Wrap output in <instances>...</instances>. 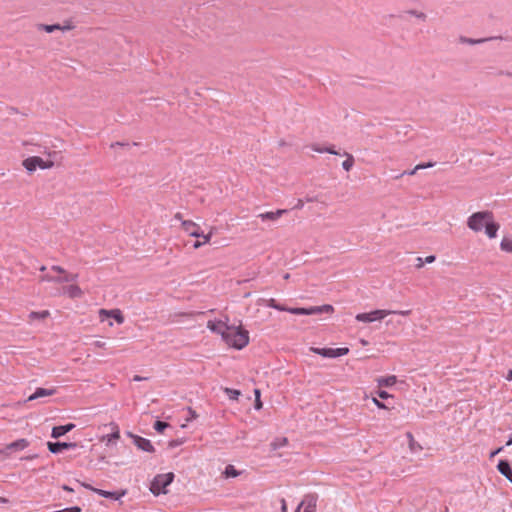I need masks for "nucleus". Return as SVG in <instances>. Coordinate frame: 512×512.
Masks as SVG:
<instances>
[{
  "instance_id": "obj_8",
  "label": "nucleus",
  "mask_w": 512,
  "mask_h": 512,
  "mask_svg": "<svg viewBox=\"0 0 512 512\" xmlns=\"http://www.w3.org/2000/svg\"><path fill=\"white\" fill-rule=\"evenodd\" d=\"M23 167L29 172L32 173L36 171V169H51L54 166V162L50 159H43L38 156H31L23 160Z\"/></svg>"
},
{
  "instance_id": "obj_11",
  "label": "nucleus",
  "mask_w": 512,
  "mask_h": 512,
  "mask_svg": "<svg viewBox=\"0 0 512 512\" xmlns=\"http://www.w3.org/2000/svg\"><path fill=\"white\" fill-rule=\"evenodd\" d=\"M38 30L40 31H45L46 33H52L54 31H70L74 28V26L69 23V22H66L65 24L61 25V24H52V25H47V24H39L37 26Z\"/></svg>"
},
{
  "instance_id": "obj_40",
  "label": "nucleus",
  "mask_w": 512,
  "mask_h": 512,
  "mask_svg": "<svg viewBox=\"0 0 512 512\" xmlns=\"http://www.w3.org/2000/svg\"><path fill=\"white\" fill-rule=\"evenodd\" d=\"M94 347L99 349H104L106 347V343L100 340H97L93 343Z\"/></svg>"
},
{
  "instance_id": "obj_45",
  "label": "nucleus",
  "mask_w": 512,
  "mask_h": 512,
  "mask_svg": "<svg viewBox=\"0 0 512 512\" xmlns=\"http://www.w3.org/2000/svg\"><path fill=\"white\" fill-rule=\"evenodd\" d=\"M281 509L282 512H287V505L285 499H281Z\"/></svg>"
},
{
  "instance_id": "obj_36",
  "label": "nucleus",
  "mask_w": 512,
  "mask_h": 512,
  "mask_svg": "<svg viewBox=\"0 0 512 512\" xmlns=\"http://www.w3.org/2000/svg\"><path fill=\"white\" fill-rule=\"evenodd\" d=\"M372 402L379 409H387V406L375 397H372Z\"/></svg>"
},
{
  "instance_id": "obj_29",
  "label": "nucleus",
  "mask_w": 512,
  "mask_h": 512,
  "mask_svg": "<svg viewBox=\"0 0 512 512\" xmlns=\"http://www.w3.org/2000/svg\"><path fill=\"white\" fill-rule=\"evenodd\" d=\"M433 163L418 164L411 171L404 172L403 174L414 175L418 170L432 167Z\"/></svg>"
},
{
  "instance_id": "obj_33",
  "label": "nucleus",
  "mask_w": 512,
  "mask_h": 512,
  "mask_svg": "<svg viewBox=\"0 0 512 512\" xmlns=\"http://www.w3.org/2000/svg\"><path fill=\"white\" fill-rule=\"evenodd\" d=\"M254 394H255V408L257 410L261 409L262 408V402L260 400V390L259 389H256L254 391Z\"/></svg>"
},
{
  "instance_id": "obj_31",
  "label": "nucleus",
  "mask_w": 512,
  "mask_h": 512,
  "mask_svg": "<svg viewBox=\"0 0 512 512\" xmlns=\"http://www.w3.org/2000/svg\"><path fill=\"white\" fill-rule=\"evenodd\" d=\"M168 426L169 425L166 422L156 421L154 424V429L159 433H163Z\"/></svg>"
},
{
  "instance_id": "obj_53",
  "label": "nucleus",
  "mask_w": 512,
  "mask_h": 512,
  "mask_svg": "<svg viewBox=\"0 0 512 512\" xmlns=\"http://www.w3.org/2000/svg\"><path fill=\"white\" fill-rule=\"evenodd\" d=\"M142 379H143V378H142V377H140V376H137V375H136V376H134V380H135V381H141Z\"/></svg>"
},
{
  "instance_id": "obj_44",
  "label": "nucleus",
  "mask_w": 512,
  "mask_h": 512,
  "mask_svg": "<svg viewBox=\"0 0 512 512\" xmlns=\"http://www.w3.org/2000/svg\"><path fill=\"white\" fill-rule=\"evenodd\" d=\"M330 153V154H334V155H338L339 153L337 151H335L332 147H327L325 148L324 150V153Z\"/></svg>"
},
{
  "instance_id": "obj_51",
  "label": "nucleus",
  "mask_w": 512,
  "mask_h": 512,
  "mask_svg": "<svg viewBox=\"0 0 512 512\" xmlns=\"http://www.w3.org/2000/svg\"><path fill=\"white\" fill-rule=\"evenodd\" d=\"M0 503H8V499L0 497Z\"/></svg>"
},
{
  "instance_id": "obj_12",
  "label": "nucleus",
  "mask_w": 512,
  "mask_h": 512,
  "mask_svg": "<svg viewBox=\"0 0 512 512\" xmlns=\"http://www.w3.org/2000/svg\"><path fill=\"white\" fill-rule=\"evenodd\" d=\"M29 441L27 439H18L10 444H7L3 450H0V453H4L6 455L12 451H22L29 446Z\"/></svg>"
},
{
  "instance_id": "obj_57",
  "label": "nucleus",
  "mask_w": 512,
  "mask_h": 512,
  "mask_svg": "<svg viewBox=\"0 0 512 512\" xmlns=\"http://www.w3.org/2000/svg\"><path fill=\"white\" fill-rule=\"evenodd\" d=\"M301 506H303V503H300V505L298 506V510L301 509Z\"/></svg>"
},
{
  "instance_id": "obj_38",
  "label": "nucleus",
  "mask_w": 512,
  "mask_h": 512,
  "mask_svg": "<svg viewBox=\"0 0 512 512\" xmlns=\"http://www.w3.org/2000/svg\"><path fill=\"white\" fill-rule=\"evenodd\" d=\"M377 395L379 396V398L381 399H387L389 397H392L388 392H386L385 390H379L377 392Z\"/></svg>"
},
{
  "instance_id": "obj_47",
  "label": "nucleus",
  "mask_w": 512,
  "mask_h": 512,
  "mask_svg": "<svg viewBox=\"0 0 512 512\" xmlns=\"http://www.w3.org/2000/svg\"><path fill=\"white\" fill-rule=\"evenodd\" d=\"M506 379H507L508 381H512V369H510V370L508 371V374H507V376H506Z\"/></svg>"
},
{
  "instance_id": "obj_42",
  "label": "nucleus",
  "mask_w": 512,
  "mask_h": 512,
  "mask_svg": "<svg viewBox=\"0 0 512 512\" xmlns=\"http://www.w3.org/2000/svg\"><path fill=\"white\" fill-rule=\"evenodd\" d=\"M436 257L434 255H429L425 258V263H433L435 261Z\"/></svg>"
},
{
  "instance_id": "obj_26",
  "label": "nucleus",
  "mask_w": 512,
  "mask_h": 512,
  "mask_svg": "<svg viewBox=\"0 0 512 512\" xmlns=\"http://www.w3.org/2000/svg\"><path fill=\"white\" fill-rule=\"evenodd\" d=\"M501 250L512 253V240L509 238H503L500 243Z\"/></svg>"
},
{
  "instance_id": "obj_10",
  "label": "nucleus",
  "mask_w": 512,
  "mask_h": 512,
  "mask_svg": "<svg viewBox=\"0 0 512 512\" xmlns=\"http://www.w3.org/2000/svg\"><path fill=\"white\" fill-rule=\"evenodd\" d=\"M228 326L229 325H228L227 321H222V320H209L207 322V328L211 332L219 334L221 336V338H223L225 333L227 332Z\"/></svg>"
},
{
  "instance_id": "obj_46",
  "label": "nucleus",
  "mask_w": 512,
  "mask_h": 512,
  "mask_svg": "<svg viewBox=\"0 0 512 512\" xmlns=\"http://www.w3.org/2000/svg\"><path fill=\"white\" fill-rule=\"evenodd\" d=\"M174 217H175V219H177V220H179L181 222L184 221L183 218H182V214L181 213H176Z\"/></svg>"
},
{
  "instance_id": "obj_7",
  "label": "nucleus",
  "mask_w": 512,
  "mask_h": 512,
  "mask_svg": "<svg viewBox=\"0 0 512 512\" xmlns=\"http://www.w3.org/2000/svg\"><path fill=\"white\" fill-rule=\"evenodd\" d=\"M174 474L172 472L158 474L154 477L150 485V491L158 496L160 494H167V487L173 482Z\"/></svg>"
},
{
  "instance_id": "obj_5",
  "label": "nucleus",
  "mask_w": 512,
  "mask_h": 512,
  "mask_svg": "<svg viewBox=\"0 0 512 512\" xmlns=\"http://www.w3.org/2000/svg\"><path fill=\"white\" fill-rule=\"evenodd\" d=\"M78 275L67 272L60 266H52L50 271L40 277V281L65 283L76 282Z\"/></svg>"
},
{
  "instance_id": "obj_41",
  "label": "nucleus",
  "mask_w": 512,
  "mask_h": 512,
  "mask_svg": "<svg viewBox=\"0 0 512 512\" xmlns=\"http://www.w3.org/2000/svg\"><path fill=\"white\" fill-rule=\"evenodd\" d=\"M416 260H417L416 267H417L418 269H421V268L424 266V262H425V261H423V259H422L421 257H418Z\"/></svg>"
},
{
  "instance_id": "obj_27",
  "label": "nucleus",
  "mask_w": 512,
  "mask_h": 512,
  "mask_svg": "<svg viewBox=\"0 0 512 512\" xmlns=\"http://www.w3.org/2000/svg\"><path fill=\"white\" fill-rule=\"evenodd\" d=\"M223 391L228 395V397L232 400H238L239 396L241 395V392L236 389L225 387Z\"/></svg>"
},
{
  "instance_id": "obj_1",
  "label": "nucleus",
  "mask_w": 512,
  "mask_h": 512,
  "mask_svg": "<svg viewBox=\"0 0 512 512\" xmlns=\"http://www.w3.org/2000/svg\"><path fill=\"white\" fill-rule=\"evenodd\" d=\"M467 226L474 232H481L485 228V233L490 239L497 236L500 228V225L494 221L493 213L490 211L473 213L467 219Z\"/></svg>"
},
{
  "instance_id": "obj_3",
  "label": "nucleus",
  "mask_w": 512,
  "mask_h": 512,
  "mask_svg": "<svg viewBox=\"0 0 512 512\" xmlns=\"http://www.w3.org/2000/svg\"><path fill=\"white\" fill-rule=\"evenodd\" d=\"M222 340L232 348L237 350H241L246 347L249 343V332L242 327V325L238 326H228L227 332L225 333Z\"/></svg>"
},
{
  "instance_id": "obj_6",
  "label": "nucleus",
  "mask_w": 512,
  "mask_h": 512,
  "mask_svg": "<svg viewBox=\"0 0 512 512\" xmlns=\"http://www.w3.org/2000/svg\"><path fill=\"white\" fill-rule=\"evenodd\" d=\"M392 313H397L402 316H408V315H410L411 310L391 311V310H385V309H377V310L367 312V313H359L356 315L355 318L359 322L371 323L374 321H381L386 316H388Z\"/></svg>"
},
{
  "instance_id": "obj_58",
  "label": "nucleus",
  "mask_w": 512,
  "mask_h": 512,
  "mask_svg": "<svg viewBox=\"0 0 512 512\" xmlns=\"http://www.w3.org/2000/svg\"><path fill=\"white\" fill-rule=\"evenodd\" d=\"M301 506H303V503H300V505L298 506V510L301 509Z\"/></svg>"
},
{
  "instance_id": "obj_20",
  "label": "nucleus",
  "mask_w": 512,
  "mask_h": 512,
  "mask_svg": "<svg viewBox=\"0 0 512 512\" xmlns=\"http://www.w3.org/2000/svg\"><path fill=\"white\" fill-rule=\"evenodd\" d=\"M74 427H75V425L73 423H69V424L62 425V426H55L52 429L51 436L53 438H59V437L65 435L66 433H68L69 431H71Z\"/></svg>"
},
{
  "instance_id": "obj_34",
  "label": "nucleus",
  "mask_w": 512,
  "mask_h": 512,
  "mask_svg": "<svg viewBox=\"0 0 512 512\" xmlns=\"http://www.w3.org/2000/svg\"><path fill=\"white\" fill-rule=\"evenodd\" d=\"M310 351L315 353V354H318V355H321L323 357H326V353H327V348H317V347H311L310 348Z\"/></svg>"
},
{
  "instance_id": "obj_37",
  "label": "nucleus",
  "mask_w": 512,
  "mask_h": 512,
  "mask_svg": "<svg viewBox=\"0 0 512 512\" xmlns=\"http://www.w3.org/2000/svg\"><path fill=\"white\" fill-rule=\"evenodd\" d=\"M55 512H81V508L78 506H74L71 508H65L62 510L55 511Z\"/></svg>"
},
{
  "instance_id": "obj_32",
  "label": "nucleus",
  "mask_w": 512,
  "mask_h": 512,
  "mask_svg": "<svg viewBox=\"0 0 512 512\" xmlns=\"http://www.w3.org/2000/svg\"><path fill=\"white\" fill-rule=\"evenodd\" d=\"M204 313L203 312H194V311H191V312H184V313H180L179 316L183 317V318H186V319H193L195 318L196 316H199V315H203Z\"/></svg>"
},
{
  "instance_id": "obj_50",
  "label": "nucleus",
  "mask_w": 512,
  "mask_h": 512,
  "mask_svg": "<svg viewBox=\"0 0 512 512\" xmlns=\"http://www.w3.org/2000/svg\"><path fill=\"white\" fill-rule=\"evenodd\" d=\"M502 450V448H498L497 450H495L494 452L491 453V457H494L496 454H498L500 451Z\"/></svg>"
},
{
  "instance_id": "obj_56",
  "label": "nucleus",
  "mask_w": 512,
  "mask_h": 512,
  "mask_svg": "<svg viewBox=\"0 0 512 512\" xmlns=\"http://www.w3.org/2000/svg\"><path fill=\"white\" fill-rule=\"evenodd\" d=\"M40 270H41V271H45V270H46V267H45V266H43V267H41V269H40Z\"/></svg>"
},
{
  "instance_id": "obj_2",
  "label": "nucleus",
  "mask_w": 512,
  "mask_h": 512,
  "mask_svg": "<svg viewBox=\"0 0 512 512\" xmlns=\"http://www.w3.org/2000/svg\"><path fill=\"white\" fill-rule=\"evenodd\" d=\"M268 307L274 308L279 311H286L296 315H314L321 313L332 314L334 312V307L330 304H325L322 306H313L309 308H288L284 305L279 304L274 298H270L265 301Z\"/></svg>"
},
{
  "instance_id": "obj_18",
  "label": "nucleus",
  "mask_w": 512,
  "mask_h": 512,
  "mask_svg": "<svg viewBox=\"0 0 512 512\" xmlns=\"http://www.w3.org/2000/svg\"><path fill=\"white\" fill-rule=\"evenodd\" d=\"M134 444L141 450L146 452H153L154 447L151 444L150 440L140 437V436H134Z\"/></svg>"
},
{
  "instance_id": "obj_43",
  "label": "nucleus",
  "mask_w": 512,
  "mask_h": 512,
  "mask_svg": "<svg viewBox=\"0 0 512 512\" xmlns=\"http://www.w3.org/2000/svg\"><path fill=\"white\" fill-rule=\"evenodd\" d=\"M312 149L318 153H324L325 148L319 147L318 145H312Z\"/></svg>"
},
{
  "instance_id": "obj_16",
  "label": "nucleus",
  "mask_w": 512,
  "mask_h": 512,
  "mask_svg": "<svg viewBox=\"0 0 512 512\" xmlns=\"http://www.w3.org/2000/svg\"><path fill=\"white\" fill-rule=\"evenodd\" d=\"M286 212H287V210H285V209H278L276 211L260 213L258 215V218H260L262 221H276L282 215H284Z\"/></svg>"
},
{
  "instance_id": "obj_21",
  "label": "nucleus",
  "mask_w": 512,
  "mask_h": 512,
  "mask_svg": "<svg viewBox=\"0 0 512 512\" xmlns=\"http://www.w3.org/2000/svg\"><path fill=\"white\" fill-rule=\"evenodd\" d=\"M497 468L499 472L512 483V469L510 467V464L505 460H501L499 461Z\"/></svg>"
},
{
  "instance_id": "obj_19",
  "label": "nucleus",
  "mask_w": 512,
  "mask_h": 512,
  "mask_svg": "<svg viewBox=\"0 0 512 512\" xmlns=\"http://www.w3.org/2000/svg\"><path fill=\"white\" fill-rule=\"evenodd\" d=\"M375 381L379 388L391 387L397 383V377L395 375L381 376L378 377Z\"/></svg>"
},
{
  "instance_id": "obj_13",
  "label": "nucleus",
  "mask_w": 512,
  "mask_h": 512,
  "mask_svg": "<svg viewBox=\"0 0 512 512\" xmlns=\"http://www.w3.org/2000/svg\"><path fill=\"white\" fill-rule=\"evenodd\" d=\"M62 293L71 299L80 298L83 296L82 289L75 283L71 282L70 285L62 288Z\"/></svg>"
},
{
  "instance_id": "obj_4",
  "label": "nucleus",
  "mask_w": 512,
  "mask_h": 512,
  "mask_svg": "<svg viewBox=\"0 0 512 512\" xmlns=\"http://www.w3.org/2000/svg\"><path fill=\"white\" fill-rule=\"evenodd\" d=\"M182 230L189 236L198 238V240L193 245L195 249H198L203 245L209 244L211 242L215 228L211 227L208 233L204 234L201 231L200 226L196 222L192 220H187L182 221Z\"/></svg>"
},
{
  "instance_id": "obj_30",
  "label": "nucleus",
  "mask_w": 512,
  "mask_h": 512,
  "mask_svg": "<svg viewBox=\"0 0 512 512\" xmlns=\"http://www.w3.org/2000/svg\"><path fill=\"white\" fill-rule=\"evenodd\" d=\"M407 13H408L409 15H411V16L416 17L417 19L422 20V21H425V20H426V18H427V15H426L424 12H422V11L409 10V11H407Z\"/></svg>"
},
{
  "instance_id": "obj_35",
  "label": "nucleus",
  "mask_w": 512,
  "mask_h": 512,
  "mask_svg": "<svg viewBox=\"0 0 512 512\" xmlns=\"http://www.w3.org/2000/svg\"><path fill=\"white\" fill-rule=\"evenodd\" d=\"M187 411H188V414H189V417L187 418V421L195 420V419L198 418V414L191 407H188Z\"/></svg>"
},
{
  "instance_id": "obj_49",
  "label": "nucleus",
  "mask_w": 512,
  "mask_h": 512,
  "mask_svg": "<svg viewBox=\"0 0 512 512\" xmlns=\"http://www.w3.org/2000/svg\"><path fill=\"white\" fill-rule=\"evenodd\" d=\"M286 444H287V439L286 438H283V439H281V441H279V445L280 446H284Z\"/></svg>"
},
{
  "instance_id": "obj_28",
  "label": "nucleus",
  "mask_w": 512,
  "mask_h": 512,
  "mask_svg": "<svg viewBox=\"0 0 512 512\" xmlns=\"http://www.w3.org/2000/svg\"><path fill=\"white\" fill-rule=\"evenodd\" d=\"M224 474L226 478H230L237 477L239 475V472L235 469L233 465H228L225 468Z\"/></svg>"
},
{
  "instance_id": "obj_23",
  "label": "nucleus",
  "mask_w": 512,
  "mask_h": 512,
  "mask_svg": "<svg viewBox=\"0 0 512 512\" xmlns=\"http://www.w3.org/2000/svg\"><path fill=\"white\" fill-rule=\"evenodd\" d=\"M345 157H346V159L343 161L342 167L345 171L349 172L352 169V167L354 166L355 160H354L353 155L350 153H345Z\"/></svg>"
},
{
  "instance_id": "obj_52",
  "label": "nucleus",
  "mask_w": 512,
  "mask_h": 512,
  "mask_svg": "<svg viewBox=\"0 0 512 512\" xmlns=\"http://www.w3.org/2000/svg\"><path fill=\"white\" fill-rule=\"evenodd\" d=\"M506 445H507V446L512 445V434H511L510 439L507 441Z\"/></svg>"
},
{
  "instance_id": "obj_15",
  "label": "nucleus",
  "mask_w": 512,
  "mask_h": 512,
  "mask_svg": "<svg viewBox=\"0 0 512 512\" xmlns=\"http://www.w3.org/2000/svg\"><path fill=\"white\" fill-rule=\"evenodd\" d=\"M56 393L55 388H37L33 394H31L26 401H33L42 397L53 396Z\"/></svg>"
},
{
  "instance_id": "obj_24",
  "label": "nucleus",
  "mask_w": 512,
  "mask_h": 512,
  "mask_svg": "<svg viewBox=\"0 0 512 512\" xmlns=\"http://www.w3.org/2000/svg\"><path fill=\"white\" fill-rule=\"evenodd\" d=\"M120 438V432L117 426L114 427V431L111 434L105 435L101 438V441H106L107 443L112 442L114 440H118Z\"/></svg>"
},
{
  "instance_id": "obj_55",
  "label": "nucleus",
  "mask_w": 512,
  "mask_h": 512,
  "mask_svg": "<svg viewBox=\"0 0 512 512\" xmlns=\"http://www.w3.org/2000/svg\"><path fill=\"white\" fill-rule=\"evenodd\" d=\"M408 437H409L411 440H413V436H412V434H411V433H408Z\"/></svg>"
},
{
  "instance_id": "obj_54",
  "label": "nucleus",
  "mask_w": 512,
  "mask_h": 512,
  "mask_svg": "<svg viewBox=\"0 0 512 512\" xmlns=\"http://www.w3.org/2000/svg\"><path fill=\"white\" fill-rule=\"evenodd\" d=\"M298 208H301L302 207V201H299L298 205H297Z\"/></svg>"
},
{
  "instance_id": "obj_25",
  "label": "nucleus",
  "mask_w": 512,
  "mask_h": 512,
  "mask_svg": "<svg viewBox=\"0 0 512 512\" xmlns=\"http://www.w3.org/2000/svg\"><path fill=\"white\" fill-rule=\"evenodd\" d=\"M50 313L48 310H43V311H33L29 314V319L30 320H35V319H46L47 317H49Z\"/></svg>"
},
{
  "instance_id": "obj_39",
  "label": "nucleus",
  "mask_w": 512,
  "mask_h": 512,
  "mask_svg": "<svg viewBox=\"0 0 512 512\" xmlns=\"http://www.w3.org/2000/svg\"><path fill=\"white\" fill-rule=\"evenodd\" d=\"M462 43H468V44H477L483 42V40H473L468 38H461Z\"/></svg>"
},
{
  "instance_id": "obj_14",
  "label": "nucleus",
  "mask_w": 512,
  "mask_h": 512,
  "mask_svg": "<svg viewBox=\"0 0 512 512\" xmlns=\"http://www.w3.org/2000/svg\"><path fill=\"white\" fill-rule=\"evenodd\" d=\"M48 449L52 453H59L64 449H72L77 446L76 443H66V442H48L47 443Z\"/></svg>"
},
{
  "instance_id": "obj_17",
  "label": "nucleus",
  "mask_w": 512,
  "mask_h": 512,
  "mask_svg": "<svg viewBox=\"0 0 512 512\" xmlns=\"http://www.w3.org/2000/svg\"><path fill=\"white\" fill-rule=\"evenodd\" d=\"M85 487L90 488L91 490H93L94 492H96L98 495H100L102 497L113 498L115 500L120 499L121 497H123L126 494L125 490H123L121 492H109V491H105V490H102V489L91 488L88 485H85Z\"/></svg>"
},
{
  "instance_id": "obj_9",
  "label": "nucleus",
  "mask_w": 512,
  "mask_h": 512,
  "mask_svg": "<svg viewBox=\"0 0 512 512\" xmlns=\"http://www.w3.org/2000/svg\"><path fill=\"white\" fill-rule=\"evenodd\" d=\"M100 322L106 321L108 318L114 319L118 324H123L125 321L124 315L120 309H100L98 311Z\"/></svg>"
},
{
  "instance_id": "obj_22",
  "label": "nucleus",
  "mask_w": 512,
  "mask_h": 512,
  "mask_svg": "<svg viewBox=\"0 0 512 512\" xmlns=\"http://www.w3.org/2000/svg\"><path fill=\"white\" fill-rule=\"evenodd\" d=\"M349 353V349L347 347L341 348H327L326 358H337Z\"/></svg>"
},
{
  "instance_id": "obj_48",
  "label": "nucleus",
  "mask_w": 512,
  "mask_h": 512,
  "mask_svg": "<svg viewBox=\"0 0 512 512\" xmlns=\"http://www.w3.org/2000/svg\"><path fill=\"white\" fill-rule=\"evenodd\" d=\"M62 488H63V490H65V491L73 492V489H72L71 487L67 486V485H63V486H62Z\"/></svg>"
}]
</instances>
